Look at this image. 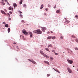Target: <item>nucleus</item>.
<instances>
[{
  "mask_svg": "<svg viewBox=\"0 0 78 78\" xmlns=\"http://www.w3.org/2000/svg\"><path fill=\"white\" fill-rule=\"evenodd\" d=\"M34 33H36L37 34H40L42 33L41 31L40 30V29H37V30H35L34 31Z\"/></svg>",
  "mask_w": 78,
  "mask_h": 78,
  "instance_id": "1",
  "label": "nucleus"
},
{
  "mask_svg": "<svg viewBox=\"0 0 78 78\" xmlns=\"http://www.w3.org/2000/svg\"><path fill=\"white\" fill-rule=\"evenodd\" d=\"M40 53L45 58H49V57L44 53L43 51H40Z\"/></svg>",
  "mask_w": 78,
  "mask_h": 78,
  "instance_id": "2",
  "label": "nucleus"
},
{
  "mask_svg": "<svg viewBox=\"0 0 78 78\" xmlns=\"http://www.w3.org/2000/svg\"><path fill=\"white\" fill-rule=\"evenodd\" d=\"M23 33L25 35H27L28 34V32H27L26 30H23Z\"/></svg>",
  "mask_w": 78,
  "mask_h": 78,
  "instance_id": "3",
  "label": "nucleus"
},
{
  "mask_svg": "<svg viewBox=\"0 0 78 78\" xmlns=\"http://www.w3.org/2000/svg\"><path fill=\"white\" fill-rule=\"evenodd\" d=\"M67 61H68V62L69 63V64H72L73 63V62L72 61V60L68 59L67 60Z\"/></svg>",
  "mask_w": 78,
  "mask_h": 78,
  "instance_id": "4",
  "label": "nucleus"
},
{
  "mask_svg": "<svg viewBox=\"0 0 78 78\" xmlns=\"http://www.w3.org/2000/svg\"><path fill=\"white\" fill-rule=\"evenodd\" d=\"M67 69H68V72L69 73H72V71L69 68H68Z\"/></svg>",
  "mask_w": 78,
  "mask_h": 78,
  "instance_id": "5",
  "label": "nucleus"
},
{
  "mask_svg": "<svg viewBox=\"0 0 78 78\" xmlns=\"http://www.w3.org/2000/svg\"><path fill=\"white\" fill-rule=\"evenodd\" d=\"M28 60L29 61H30L31 62L33 63L34 64H36V62L34 61L33 60H31L30 59H28Z\"/></svg>",
  "mask_w": 78,
  "mask_h": 78,
  "instance_id": "6",
  "label": "nucleus"
},
{
  "mask_svg": "<svg viewBox=\"0 0 78 78\" xmlns=\"http://www.w3.org/2000/svg\"><path fill=\"white\" fill-rule=\"evenodd\" d=\"M41 28H42V31L44 32H45V30H47V28L44 27H41Z\"/></svg>",
  "mask_w": 78,
  "mask_h": 78,
  "instance_id": "7",
  "label": "nucleus"
},
{
  "mask_svg": "<svg viewBox=\"0 0 78 78\" xmlns=\"http://www.w3.org/2000/svg\"><path fill=\"white\" fill-rule=\"evenodd\" d=\"M1 13H2V14H3L4 15H6V13H5V12L4 11H3L2 10H1Z\"/></svg>",
  "mask_w": 78,
  "mask_h": 78,
  "instance_id": "8",
  "label": "nucleus"
},
{
  "mask_svg": "<svg viewBox=\"0 0 78 78\" xmlns=\"http://www.w3.org/2000/svg\"><path fill=\"white\" fill-rule=\"evenodd\" d=\"M44 62L45 63L47 64V65H49V62H47V61H44Z\"/></svg>",
  "mask_w": 78,
  "mask_h": 78,
  "instance_id": "9",
  "label": "nucleus"
},
{
  "mask_svg": "<svg viewBox=\"0 0 78 78\" xmlns=\"http://www.w3.org/2000/svg\"><path fill=\"white\" fill-rule=\"evenodd\" d=\"M70 22V21L68 20H66V21H65V23H69Z\"/></svg>",
  "mask_w": 78,
  "mask_h": 78,
  "instance_id": "10",
  "label": "nucleus"
},
{
  "mask_svg": "<svg viewBox=\"0 0 78 78\" xmlns=\"http://www.w3.org/2000/svg\"><path fill=\"white\" fill-rule=\"evenodd\" d=\"M13 6H14V8H15L17 6V4L16 3H14L13 4Z\"/></svg>",
  "mask_w": 78,
  "mask_h": 78,
  "instance_id": "11",
  "label": "nucleus"
},
{
  "mask_svg": "<svg viewBox=\"0 0 78 78\" xmlns=\"http://www.w3.org/2000/svg\"><path fill=\"white\" fill-rule=\"evenodd\" d=\"M56 12L57 13H60V10H57V11H56Z\"/></svg>",
  "mask_w": 78,
  "mask_h": 78,
  "instance_id": "12",
  "label": "nucleus"
},
{
  "mask_svg": "<svg viewBox=\"0 0 78 78\" xmlns=\"http://www.w3.org/2000/svg\"><path fill=\"white\" fill-rule=\"evenodd\" d=\"M51 39V36H48L47 37V39Z\"/></svg>",
  "mask_w": 78,
  "mask_h": 78,
  "instance_id": "13",
  "label": "nucleus"
},
{
  "mask_svg": "<svg viewBox=\"0 0 78 78\" xmlns=\"http://www.w3.org/2000/svg\"><path fill=\"white\" fill-rule=\"evenodd\" d=\"M51 38L52 39H55L56 38V37L55 36H51Z\"/></svg>",
  "mask_w": 78,
  "mask_h": 78,
  "instance_id": "14",
  "label": "nucleus"
},
{
  "mask_svg": "<svg viewBox=\"0 0 78 78\" xmlns=\"http://www.w3.org/2000/svg\"><path fill=\"white\" fill-rule=\"evenodd\" d=\"M5 27H9L8 25L7 24H5Z\"/></svg>",
  "mask_w": 78,
  "mask_h": 78,
  "instance_id": "15",
  "label": "nucleus"
},
{
  "mask_svg": "<svg viewBox=\"0 0 78 78\" xmlns=\"http://www.w3.org/2000/svg\"><path fill=\"white\" fill-rule=\"evenodd\" d=\"M23 2V0H21L20 1V4L21 5L22 3Z\"/></svg>",
  "mask_w": 78,
  "mask_h": 78,
  "instance_id": "16",
  "label": "nucleus"
},
{
  "mask_svg": "<svg viewBox=\"0 0 78 78\" xmlns=\"http://www.w3.org/2000/svg\"><path fill=\"white\" fill-rule=\"evenodd\" d=\"M55 71L56 72H58V73H60V72L57 69H56L55 70Z\"/></svg>",
  "mask_w": 78,
  "mask_h": 78,
  "instance_id": "17",
  "label": "nucleus"
},
{
  "mask_svg": "<svg viewBox=\"0 0 78 78\" xmlns=\"http://www.w3.org/2000/svg\"><path fill=\"white\" fill-rule=\"evenodd\" d=\"M10 31V29L9 28L8 29V33H9Z\"/></svg>",
  "mask_w": 78,
  "mask_h": 78,
  "instance_id": "18",
  "label": "nucleus"
},
{
  "mask_svg": "<svg viewBox=\"0 0 78 78\" xmlns=\"http://www.w3.org/2000/svg\"><path fill=\"white\" fill-rule=\"evenodd\" d=\"M52 47V45L51 44H50V45H48V48H49V47Z\"/></svg>",
  "mask_w": 78,
  "mask_h": 78,
  "instance_id": "19",
  "label": "nucleus"
},
{
  "mask_svg": "<svg viewBox=\"0 0 78 78\" xmlns=\"http://www.w3.org/2000/svg\"><path fill=\"white\" fill-rule=\"evenodd\" d=\"M23 7L24 8H26V4H24V5H23Z\"/></svg>",
  "mask_w": 78,
  "mask_h": 78,
  "instance_id": "20",
  "label": "nucleus"
},
{
  "mask_svg": "<svg viewBox=\"0 0 78 78\" xmlns=\"http://www.w3.org/2000/svg\"><path fill=\"white\" fill-rule=\"evenodd\" d=\"M12 9V7H9V10H11Z\"/></svg>",
  "mask_w": 78,
  "mask_h": 78,
  "instance_id": "21",
  "label": "nucleus"
},
{
  "mask_svg": "<svg viewBox=\"0 0 78 78\" xmlns=\"http://www.w3.org/2000/svg\"><path fill=\"white\" fill-rule=\"evenodd\" d=\"M60 39H63V37H62V36L60 37Z\"/></svg>",
  "mask_w": 78,
  "mask_h": 78,
  "instance_id": "22",
  "label": "nucleus"
},
{
  "mask_svg": "<svg viewBox=\"0 0 78 78\" xmlns=\"http://www.w3.org/2000/svg\"><path fill=\"white\" fill-rule=\"evenodd\" d=\"M72 38H76V37L75 36H74V35H72Z\"/></svg>",
  "mask_w": 78,
  "mask_h": 78,
  "instance_id": "23",
  "label": "nucleus"
},
{
  "mask_svg": "<svg viewBox=\"0 0 78 78\" xmlns=\"http://www.w3.org/2000/svg\"><path fill=\"white\" fill-rule=\"evenodd\" d=\"M29 34L30 35H33V34L31 32H29Z\"/></svg>",
  "mask_w": 78,
  "mask_h": 78,
  "instance_id": "24",
  "label": "nucleus"
},
{
  "mask_svg": "<svg viewBox=\"0 0 78 78\" xmlns=\"http://www.w3.org/2000/svg\"><path fill=\"white\" fill-rule=\"evenodd\" d=\"M46 50L47 51H48L50 52V51H49V49H48V48H46Z\"/></svg>",
  "mask_w": 78,
  "mask_h": 78,
  "instance_id": "25",
  "label": "nucleus"
},
{
  "mask_svg": "<svg viewBox=\"0 0 78 78\" xmlns=\"http://www.w3.org/2000/svg\"><path fill=\"white\" fill-rule=\"evenodd\" d=\"M7 15L8 16H9V17H10V15L9 13H7Z\"/></svg>",
  "mask_w": 78,
  "mask_h": 78,
  "instance_id": "26",
  "label": "nucleus"
},
{
  "mask_svg": "<svg viewBox=\"0 0 78 78\" xmlns=\"http://www.w3.org/2000/svg\"><path fill=\"white\" fill-rule=\"evenodd\" d=\"M74 49L75 50H78V49L77 48H75Z\"/></svg>",
  "mask_w": 78,
  "mask_h": 78,
  "instance_id": "27",
  "label": "nucleus"
},
{
  "mask_svg": "<svg viewBox=\"0 0 78 78\" xmlns=\"http://www.w3.org/2000/svg\"><path fill=\"white\" fill-rule=\"evenodd\" d=\"M50 59H51V60H53L54 59V58H53L52 57H50Z\"/></svg>",
  "mask_w": 78,
  "mask_h": 78,
  "instance_id": "28",
  "label": "nucleus"
},
{
  "mask_svg": "<svg viewBox=\"0 0 78 78\" xmlns=\"http://www.w3.org/2000/svg\"><path fill=\"white\" fill-rule=\"evenodd\" d=\"M41 8H43V4H42L41 5Z\"/></svg>",
  "mask_w": 78,
  "mask_h": 78,
  "instance_id": "29",
  "label": "nucleus"
},
{
  "mask_svg": "<svg viewBox=\"0 0 78 78\" xmlns=\"http://www.w3.org/2000/svg\"><path fill=\"white\" fill-rule=\"evenodd\" d=\"M4 1H5V2H6L7 3H8L7 0H4Z\"/></svg>",
  "mask_w": 78,
  "mask_h": 78,
  "instance_id": "30",
  "label": "nucleus"
},
{
  "mask_svg": "<svg viewBox=\"0 0 78 78\" xmlns=\"http://www.w3.org/2000/svg\"><path fill=\"white\" fill-rule=\"evenodd\" d=\"M2 5H5V3H4L3 2H2Z\"/></svg>",
  "mask_w": 78,
  "mask_h": 78,
  "instance_id": "31",
  "label": "nucleus"
},
{
  "mask_svg": "<svg viewBox=\"0 0 78 78\" xmlns=\"http://www.w3.org/2000/svg\"><path fill=\"white\" fill-rule=\"evenodd\" d=\"M76 42H78V39H77L76 38Z\"/></svg>",
  "mask_w": 78,
  "mask_h": 78,
  "instance_id": "32",
  "label": "nucleus"
},
{
  "mask_svg": "<svg viewBox=\"0 0 78 78\" xmlns=\"http://www.w3.org/2000/svg\"><path fill=\"white\" fill-rule=\"evenodd\" d=\"M48 7L49 8H50L51 7V6H50V5L49 4H48Z\"/></svg>",
  "mask_w": 78,
  "mask_h": 78,
  "instance_id": "33",
  "label": "nucleus"
},
{
  "mask_svg": "<svg viewBox=\"0 0 78 78\" xmlns=\"http://www.w3.org/2000/svg\"><path fill=\"white\" fill-rule=\"evenodd\" d=\"M20 17H22V18H23V15H21V14H20Z\"/></svg>",
  "mask_w": 78,
  "mask_h": 78,
  "instance_id": "34",
  "label": "nucleus"
},
{
  "mask_svg": "<svg viewBox=\"0 0 78 78\" xmlns=\"http://www.w3.org/2000/svg\"><path fill=\"white\" fill-rule=\"evenodd\" d=\"M22 22L23 23H25V22H24V20H22Z\"/></svg>",
  "mask_w": 78,
  "mask_h": 78,
  "instance_id": "35",
  "label": "nucleus"
},
{
  "mask_svg": "<svg viewBox=\"0 0 78 78\" xmlns=\"http://www.w3.org/2000/svg\"><path fill=\"white\" fill-rule=\"evenodd\" d=\"M50 74H47V76H50Z\"/></svg>",
  "mask_w": 78,
  "mask_h": 78,
  "instance_id": "36",
  "label": "nucleus"
},
{
  "mask_svg": "<svg viewBox=\"0 0 78 78\" xmlns=\"http://www.w3.org/2000/svg\"><path fill=\"white\" fill-rule=\"evenodd\" d=\"M75 17L78 18V16H75Z\"/></svg>",
  "mask_w": 78,
  "mask_h": 78,
  "instance_id": "37",
  "label": "nucleus"
},
{
  "mask_svg": "<svg viewBox=\"0 0 78 78\" xmlns=\"http://www.w3.org/2000/svg\"><path fill=\"white\" fill-rule=\"evenodd\" d=\"M32 35H30V38H32Z\"/></svg>",
  "mask_w": 78,
  "mask_h": 78,
  "instance_id": "38",
  "label": "nucleus"
},
{
  "mask_svg": "<svg viewBox=\"0 0 78 78\" xmlns=\"http://www.w3.org/2000/svg\"><path fill=\"white\" fill-rule=\"evenodd\" d=\"M19 13H20V14H21L22 13V12H21V11H19Z\"/></svg>",
  "mask_w": 78,
  "mask_h": 78,
  "instance_id": "39",
  "label": "nucleus"
},
{
  "mask_svg": "<svg viewBox=\"0 0 78 78\" xmlns=\"http://www.w3.org/2000/svg\"><path fill=\"white\" fill-rule=\"evenodd\" d=\"M55 55H58V53H55Z\"/></svg>",
  "mask_w": 78,
  "mask_h": 78,
  "instance_id": "40",
  "label": "nucleus"
},
{
  "mask_svg": "<svg viewBox=\"0 0 78 78\" xmlns=\"http://www.w3.org/2000/svg\"><path fill=\"white\" fill-rule=\"evenodd\" d=\"M52 52H53L54 53H55V51L53 50H52Z\"/></svg>",
  "mask_w": 78,
  "mask_h": 78,
  "instance_id": "41",
  "label": "nucleus"
},
{
  "mask_svg": "<svg viewBox=\"0 0 78 78\" xmlns=\"http://www.w3.org/2000/svg\"><path fill=\"white\" fill-rule=\"evenodd\" d=\"M46 11H48V8H46Z\"/></svg>",
  "mask_w": 78,
  "mask_h": 78,
  "instance_id": "42",
  "label": "nucleus"
},
{
  "mask_svg": "<svg viewBox=\"0 0 78 78\" xmlns=\"http://www.w3.org/2000/svg\"><path fill=\"white\" fill-rule=\"evenodd\" d=\"M9 13L11 14H12V12H9Z\"/></svg>",
  "mask_w": 78,
  "mask_h": 78,
  "instance_id": "43",
  "label": "nucleus"
},
{
  "mask_svg": "<svg viewBox=\"0 0 78 78\" xmlns=\"http://www.w3.org/2000/svg\"><path fill=\"white\" fill-rule=\"evenodd\" d=\"M4 11H5V12H7V11L6 10V9H4Z\"/></svg>",
  "mask_w": 78,
  "mask_h": 78,
  "instance_id": "44",
  "label": "nucleus"
},
{
  "mask_svg": "<svg viewBox=\"0 0 78 78\" xmlns=\"http://www.w3.org/2000/svg\"><path fill=\"white\" fill-rule=\"evenodd\" d=\"M50 32L51 33V34L53 33V32L52 31H50Z\"/></svg>",
  "mask_w": 78,
  "mask_h": 78,
  "instance_id": "45",
  "label": "nucleus"
},
{
  "mask_svg": "<svg viewBox=\"0 0 78 78\" xmlns=\"http://www.w3.org/2000/svg\"><path fill=\"white\" fill-rule=\"evenodd\" d=\"M50 33V32H49V31H48V32H47V34H49Z\"/></svg>",
  "mask_w": 78,
  "mask_h": 78,
  "instance_id": "46",
  "label": "nucleus"
},
{
  "mask_svg": "<svg viewBox=\"0 0 78 78\" xmlns=\"http://www.w3.org/2000/svg\"><path fill=\"white\" fill-rule=\"evenodd\" d=\"M12 9V11H13V10L14 9H13V8H12V9Z\"/></svg>",
  "mask_w": 78,
  "mask_h": 78,
  "instance_id": "47",
  "label": "nucleus"
},
{
  "mask_svg": "<svg viewBox=\"0 0 78 78\" xmlns=\"http://www.w3.org/2000/svg\"><path fill=\"white\" fill-rule=\"evenodd\" d=\"M2 24H5V22H3V23H2Z\"/></svg>",
  "mask_w": 78,
  "mask_h": 78,
  "instance_id": "48",
  "label": "nucleus"
},
{
  "mask_svg": "<svg viewBox=\"0 0 78 78\" xmlns=\"http://www.w3.org/2000/svg\"><path fill=\"white\" fill-rule=\"evenodd\" d=\"M7 5H9V6H10V4L9 3H8Z\"/></svg>",
  "mask_w": 78,
  "mask_h": 78,
  "instance_id": "49",
  "label": "nucleus"
},
{
  "mask_svg": "<svg viewBox=\"0 0 78 78\" xmlns=\"http://www.w3.org/2000/svg\"><path fill=\"white\" fill-rule=\"evenodd\" d=\"M9 20H11V18H9Z\"/></svg>",
  "mask_w": 78,
  "mask_h": 78,
  "instance_id": "50",
  "label": "nucleus"
},
{
  "mask_svg": "<svg viewBox=\"0 0 78 78\" xmlns=\"http://www.w3.org/2000/svg\"><path fill=\"white\" fill-rule=\"evenodd\" d=\"M16 48H17L18 49H19V48H18V46L16 47Z\"/></svg>",
  "mask_w": 78,
  "mask_h": 78,
  "instance_id": "51",
  "label": "nucleus"
},
{
  "mask_svg": "<svg viewBox=\"0 0 78 78\" xmlns=\"http://www.w3.org/2000/svg\"><path fill=\"white\" fill-rule=\"evenodd\" d=\"M42 8H42V7H40V9H42Z\"/></svg>",
  "mask_w": 78,
  "mask_h": 78,
  "instance_id": "52",
  "label": "nucleus"
},
{
  "mask_svg": "<svg viewBox=\"0 0 78 78\" xmlns=\"http://www.w3.org/2000/svg\"><path fill=\"white\" fill-rule=\"evenodd\" d=\"M54 8L55 9L56 8V5H55V7H54Z\"/></svg>",
  "mask_w": 78,
  "mask_h": 78,
  "instance_id": "53",
  "label": "nucleus"
},
{
  "mask_svg": "<svg viewBox=\"0 0 78 78\" xmlns=\"http://www.w3.org/2000/svg\"><path fill=\"white\" fill-rule=\"evenodd\" d=\"M64 19H66V20H67L66 18H65Z\"/></svg>",
  "mask_w": 78,
  "mask_h": 78,
  "instance_id": "54",
  "label": "nucleus"
},
{
  "mask_svg": "<svg viewBox=\"0 0 78 78\" xmlns=\"http://www.w3.org/2000/svg\"><path fill=\"white\" fill-rule=\"evenodd\" d=\"M53 69H54V70H56V69H55L54 68H53Z\"/></svg>",
  "mask_w": 78,
  "mask_h": 78,
  "instance_id": "55",
  "label": "nucleus"
},
{
  "mask_svg": "<svg viewBox=\"0 0 78 78\" xmlns=\"http://www.w3.org/2000/svg\"><path fill=\"white\" fill-rule=\"evenodd\" d=\"M21 37H22V35H21L20 36V38Z\"/></svg>",
  "mask_w": 78,
  "mask_h": 78,
  "instance_id": "56",
  "label": "nucleus"
},
{
  "mask_svg": "<svg viewBox=\"0 0 78 78\" xmlns=\"http://www.w3.org/2000/svg\"><path fill=\"white\" fill-rule=\"evenodd\" d=\"M44 15L47 16V15L46 14V13H44Z\"/></svg>",
  "mask_w": 78,
  "mask_h": 78,
  "instance_id": "57",
  "label": "nucleus"
},
{
  "mask_svg": "<svg viewBox=\"0 0 78 78\" xmlns=\"http://www.w3.org/2000/svg\"><path fill=\"white\" fill-rule=\"evenodd\" d=\"M13 44H16V43H13Z\"/></svg>",
  "mask_w": 78,
  "mask_h": 78,
  "instance_id": "58",
  "label": "nucleus"
},
{
  "mask_svg": "<svg viewBox=\"0 0 78 78\" xmlns=\"http://www.w3.org/2000/svg\"><path fill=\"white\" fill-rule=\"evenodd\" d=\"M2 2H4V0H2Z\"/></svg>",
  "mask_w": 78,
  "mask_h": 78,
  "instance_id": "59",
  "label": "nucleus"
},
{
  "mask_svg": "<svg viewBox=\"0 0 78 78\" xmlns=\"http://www.w3.org/2000/svg\"><path fill=\"white\" fill-rule=\"evenodd\" d=\"M67 50H69V48H67Z\"/></svg>",
  "mask_w": 78,
  "mask_h": 78,
  "instance_id": "60",
  "label": "nucleus"
},
{
  "mask_svg": "<svg viewBox=\"0 0 78 78\" xmlns=\"http://www.w3.org/2000/svg\"><path fill=\"white\" fill-rule=\"evenodd\" d=\"M22 37L23 38H24V36H23V37Z\"/></svg>",
  "mask_w": 78,
  "mask_h": 78,
  "instance_id": "61",
  "label": "nucleus"
},
{
  "mask_svg": "<svg viewBox=\"0 0 78 78\" xmlns=\"http://www.w3.org/2000/svg\"><path fill=\"white\" fill-rule=\"evenodd\" d=\"M77 71H78V69H77Z\"/></svg>",
  "mask_w": 78,
  "mask_h": 78,
  "instance_id": "62",
  "label": "nucleus"
},
{
  "mask_svg": "<svg viewBox=\"0 0 78 78\" xmlns=\"http://www.w3.org/2000/svg\"><path fill=\"white\" fill-rule=\"evenodd\" d=\"M75 67L74 66H73V67Z\"/></svg>",
  "mask_w": 78,
  "mask_h": 78,
  "instance_id": "63",
  "label": "nucleus"
},
{
  "mask_svg": "<svg viewBox=\"0 0 78 78\" xmlns=\"http://www.w3.org/2000/svg\"><path fill=\"white\" fill-rule=\"evenodd\" d=\"M77 1H78V0H77Z\"/></svg>",
  "mask_w": 78,
  "mask_h": 78,
  "instance_id": "64",
  "label": "nucleus"
}]
</instances>
